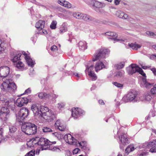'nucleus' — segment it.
Wrapping results in <instances>:
<instances>
[{"label":"nucleus","instance_id":"nucleus-1","mask_svg":"<svg viewBox=\"0 0 156 156\" xmlns=\"http://www.w3.org/2000/svg\"><path fill=\"white\" fill-rule=\"evenodd\" d=\"M109 53V51L108 49L102 48L97 51L92 56V61L93 62L99 60L96 63L94 66L95 70L96 72L105 68L104 64L100 60L105 58Z\"/></svg>","mask_w":156,"mask_h":156},{"label":"nucleus","instance_id":"nucleus-2","mask_svg":"<svg viewBox=\"0 0 156 156\" xmlns=\"http://www.w3.org/2000/svg\"><path fill=\"white\" fill-rule=\"evenodd\" d=\"M21 129L23 132L27 135L34 134L37 131V126L34 124L30 122L23 123Z\"/></svg>","mask_w":156,"mask_h":156},{"label":"nucleus","instance_id":"nucleus-3","mask_svg":"<svg viewBox=\"0 0 156 156\" xmlns=\"http://www.w3.org/2000/svg\"><path fill=\"white\" fill-rule=\"evenodd\" d=\"M2 90L10 92H14L16 89V85L14 83L10 80H6L1 86Z\"/></svg>","mask_w":156,"mask_h":156},{"label":"nucleus","instance_id":"nucleus-4","mask_svg":"<svg viewBox=\"0 0 156 156\" xmlns=\"http://www.w3.org/2000/svg\"><path fill=\"white\" fill-rule=\"evenodd\" d=\"M39 112L41 116L46 120L49 119L53 115L51 110L48 107L44 106L41 107Z\"/></svg>","mask_w":156,"mask_h":156},{"label":"nucleus","instance_id":"nucleus-5","mask_svg":"<svg viewBox=\"0 0 156 156\" xmlns=\"http://www.w3.org/2000/svg\"><path fill=\"white\" fill-rule=\"evenodd\" d=\"M28 110L27 108H22L16 115L17 119L19 122H22L28 114Z\"/></svg>","mask_w":156,"mask_h":156},{"label":"nucleus","instance_id":"nucleus-6","mask_svg":"<svg viewBox=\"0 0 156 156\" xmlns=\"http://www.w3.org/2000/svg\"><path fill=\"white\" fill-rule=\"evenodd\" d=\"M64 138L66 142L69 144L77 146L78 141L71 134H68L65 135Z\"/></svg>","mask_w":156,"mask_h":156},{"label":"nucleus","instance_id":"nucleus-7","mask_svg":"<svg viewBox=\"0 0 156 156\" xmlns=\"http://www.w3.org/2000/svg\"><path fill=\"white\" fill-rule=\"evenodd\" d=\"M72 116L75 118H77L83 115L85 112L81 108L78 107H73L72 109Z\"/></svg>","mask_w":156,"mask_h":156},{"label":"nucleus","instance_id":"nucleus-8","mask_svg":"<svg viewBox=\"0 0 156 156\" xmlns=\"http://www.w3.org/2000/svg\"><path fill=\"white\" fill-rule=\"evenodd\" d=\"M93 66H87L85 70L86 73H87L90 78L92 80H95L97 79V76L93 70Z\"/></svg>","mask_w":156,"mask_h":156},{"label":"nucleus","instance_id":"nucleus-9","mask_svg":"<svg viewBox=\"0 0 156 156\" xmlns=\"http://www.w3.org/2000/svg\"><path fill=\"white\" fill-rule=\"evenodd\" d=\"M31 102V100L27 98L20 97L16 100V104L17 106L21 107Z\"/></svg>","mask_w":156,"mask_h":156},{"label":"nucleus","instance_id":"nucleus-10","mask_svg":"<svg viewBox=\"0 0 156 156\" xmlns=\"http://www.w3.org/2000/svg\"><path fill=\"white\" fill-rule=\"evenodd\" d=\"M56 142H52L45 138H41L39 139L38 138V143H37V145L47 146L49 145H51L52 144H54Z\"/></svg>","mask_w":156,"mask_h":156},{"label":"nucleus","instance_id":"nucleus-11","mask_svg":"<svg viewBox=\"0 0 156 156\" xmlns=\"http://www.w3.org/2000/svg\"><path fill=\"white\" fill-rule=\"evenodd\" d=\"M9 68L7 66H3L0 68V76L1 77H6L9 73Z\"/></svg>","mask_w":156,"mask_h":156},{"label":"nucleus","instance_id":"nucleus-12","mask_svg":"<svg viewBox=\"0 0 156 156\" xmlns=\"http://www.w3.org/2000/svg\"><path fill=\"white\" fill-rule=\"evenodd\" d=\"M22 54L24 57L25 59L29 66H31L34 64V62L30 58L29 53H27L24 51L22 52Z\"/></svg>","mask_w":156,"mask_h":156},{"label":"nucleus","instance_id":"nucleus-13","mask_svg":"<svg viewBox=\"0 0 156 156\" xmlns=\"http://www.w3.org/2000/svg\"><path fill=\"white\" fill-rule=\"evenodd\" d=\"M147 147L150 148V151L151 152H156V140L149 142Z\"/></svg>","mask_w":156,"mask_h":156},{"label":"nucleus","instance_id":"nucleus-14","mask_svg":"<svg viewBox=\"0 0 156 156\" xmlns=\"http://www.w3.org/2000/svg\"><path fill=\"white\" fill-rule=\"evenodd\" d=\"M55 126L56 128H57L61 131H64L66 129L65 125L58 120L56 121L55 124Z\"/></svg>","mask_w":156,"mask_h":156},{"label":"nucleus","instance_id":"nucleus-15","mask_svg":"<svg viewBox=\"0 0 156 156\" xmlns=\"http://www.w3.org/2000/svg\"><path fill=\"white\" fill-rule=\"evenodd\" d=\"M140 68V67L136 64H132L131 67L128 68V73L129 75H132L136 72H138Z\"/></svg>","mask_w":156,"mask_h":156},{"label":"nucleus","instance_id":"nucleus-16","mask_svg":"<svg viewBox=\"0 0 156 156\" xmlns=\"http://www.w3.org/2000/svg\"><path fill=\"white\" fill-rule=\"evenodd\" d=\"M38 140V138H33L27 141V144L29 147H34L37 145V143Z\"/></svg>","mask_w":156,"mask_h":156},{"label":"nucleus","instance_id":"nucleus-17","mask_svg":"<svg viewBox=\"0 0 156 156\" xmlns=\"http://www.w3.org/2000/svg\"><path fill=\"white\" fill-rule=\"evenodd\" d=\"M58 3L61 5L68 9L71 8L72 7L71 3L65 0H58Z\"/></svg>","mask_w":156,"mask_h":156},{"label":"nucleus","instance_id":"nucleus-18","mask_svg":"<svg viewBox=\"0 0 156 156\" xmlns=\"http://www.w3.org/2000/svg\"><path fill=\"white\" fill-rule=\"evenodd\" d=\"M22 52H17L16 54L14 56L13 58L11 59L12 61L14 63H16L21 59V57L22 55Z\"/></svg>","mask_w":156,"mask_h":156},{"label":"nucleus","instance_id":"nucleus-19","mask_svg":"<svg viewBox=\"0 0 156 156\" xmlns=\"http://www.w3.org/2000/svg\"><path fill=\"white\" fill-rule=\"evenodd\" d=\"M119 139L122 144L124 145L128 143L127 135L126 134H122L119 137Z\"/></svg>","mask_w":156,"mask_h":156},{"label":"nucleus","instance_id":"nucleus-20","mask_svg":"<svg viewBox=\"0 0 156 156\" xmlns=\"http://www.w3.org/2000/svg\"><path fill=\"white\" fill-rule=\"evenodd\" d=\"M45 23L44 21L39 20L36 23V27L38 30H41L44 28Z\"/></svg>","mask_w":156,"mask_h":156},{"label":"nucleus","instance_id":"nucleus-21","mask_svg":"<svg viewBox=\"0 0 156 156\" xmlns=\"http://www.w3.org/2000/svg\"><path fill=\"white\" fill-rule=\"evenodd\" d=\"M135 95L132 92L129 93L126 96H124L123 98L124 100H127V101H129L133 100L135 98Z\"/></svg>","mask_w":156,"mask_h":156},{"label":"nucleus","instance_id":"nucleus-22","mask_svg":"<svg viewBox=\"0 0 156 156\" xmlns=\"http://www.w3.org/2000/svg\"><path fill=\"white\" fill-rule=\"evenodd\" d=\"M58 96V95L54 94V91L52 90L50 93L48 94L47 99L53 101L57 98Z\"/></svg>","mask_w":156,"mask_h":156},{"label":"nucleus","instance_id":"nucleus-23","mask_svg":"<svg viewBox=\"0 0 156 156\" xmlns=\"http://www.w3.org/2000/svg\"><path fill=\"white\" fill-rule=\"evenodd\" d=\"M78 46L82 50H84L87 48V43L85 41H80L78 44Z\"/></svg>","mask_w":156,"mask_h":156},{"label":"nucleus","instance_id":"nucleus-24","mask_svg":"<svg viewBox=\"0 0 156 156\" xmlns=\"http://www.w3.org/2000/svg\"><path fill=\"white\" fill-rule=\"evenodd\" d=\"M31 109L35 114H40V109L36 104H33L31 107Z\"/></svg>","mask_w":156,"mask_h":156},{"label":"nucleus","instance_id":"nucleus-25","mask_svg":"<svg viewBox=\"0 0 156 156\" xmlns=\"http://www.w3.org/2000/svg\"><path fill=\"white\" fill-rule=\"evenodd\" d=\"M135 148L133 145L130 144L126 148L125 152L128 154L131 152L133 151Z\"/></svg>","mask_w":156,"mask_h":156},{"label":"nucleus","instance_id":"nucleus-26","mask_svg":"<svg viewBox=\"0 0 156 156\" xmlns=\"http://www.w3.org/2000/svg\"><path fill=\"white\" fill-rule=\"evenodd\" d=\"M106 34L108 37L109 38L113 39H116L118 36L116 33L112 32H107Z\"/></svg>","mask_w":156,"mask_h":156},{"label":"nucleus","instance_id":"nucleus-27","mask_svg":"<svg viewBox=\"0 0 156 156\" xmlns=\"http://www.w3.org/2000/svg\"><path fill=\"white\" fill-rule=\"evenodd\" d=\"M129 46L133 50H137L138 48H140L141 45L140 44H138L136 43H131L129 44Z\"/></svg>","mask_w":156,"mask_h":156},{"label":"nucleus","instance_id":"nucleus-28","mask_svg":"<svg viewBox=\"0 0 156 156\" xmlns=\"http://www.w3.org/2000/svg\"><path fill=\"white\" fill-rule=\"evenodd\" d=\"M9 109L6 108L2 107L0 110V115H3L6 116L9 113Z\"/></svg>","mask_w":156,"mask_h":156},{"label":"nucleus","instance_id":"nucleus-29","mask_svg":"<svg viewBox=\"0 0 156 156\" xmlns=\"http://www.w3.org/2000/svg\"><path fill=\"white\" fill-rule=\"evenodd\" d=\"M16 67L18 69L23 70L24 69L25 65L21 61H18L15 64Z\"/></svg>","mask_w":156,"mask_h":156},{"label":"nucleus","instance_id":"nucleus-30","mask_svg":"<svg viewBox=\"0 0 156 156\" xmlns=\"http://www.w3.org/2000/svg\"><path fill=\"white\" fill-rule=\"evenodd\" d=\"M48 94L45 93L40 92L38 94V97L41 99H47Z\"/></svg>","mask_w":156,"mask_h":156},{"label":"nucleus","instance_id":"nucleus-31","mask_svg":"<svg viewBox=\"0 0 156 156\" xmlns=\"http://www.w3.org/2000/svg\"><path fill=\"white\" fill-rule=\"evenodd\" d=\"M5 48V44L0 39V52L3 51Z\"/></svg>","mask_w":156,"mask_h":156},{"label":"nucleus","instance_id":"nucleus-32","mask_svg":"<svg viewBox=\"0 0 156 156\" xmlns=\"http://www.w3.org/2000/svg\"><path fill=\"white\" fill-rule=\"evenodd\" d=\"M79 144V146L83 149H85L87 147V142L86 141H82L80 142H78V144Z\"/></svg>","mask_w":156,"mask_h":156},{"label":"nucleus","instance_id":"nucleus-33","mask_svg":"<svg viewBox=\"0 0 156 156\" xmlns=\"http://www.w3.org/2000/svg\"><path fill=\"white\" fill-rule=\"evenodd\" d=\"M57 22L56 21H53L50 26V28L52 29H56L57 25Z\"/></svg>","mask_w":156,"mask_h":156},{"label":"nucleus","instance_id":"nucleus-34","mask_svg":"<svg viewBox=\"0 0 156 156\" xmlns=\"http://www.w3.org/2000/svg\"><path fill=\"white\" fill-rule=\"evenodd\" d=\"M44 132H52V130L49 128L48 127H44L42 129Z\"/></svg>","mask_w":156,"mask_h":156},{"label":"nucleus","instance_id":"nucleus-35","mask_svg":"<svg viewBox=\"0 0 156 156\" xmlns=\"http://www.w3.org/2000/svg\"><path fill=\"white\" fill-rule=\"evenodd\" d=\"M151 93L152 94L156 96V84L154 87L151 89Z\"/></svg>","mask_w":156,"mask_h":156},{"label":"nucleus","instance_id":"nucleus-36","mask_svg":"<svg viewBox=\"0 0 156 156\" xmlns=\"http://www.w3.org/2000/svg\"><path fill=\"white\" fill-rule=\"evenodd\" d=\"M3 133V129L2 128H0V143L4 139Z\"/></svg>","mask_w":156,"mask_h":156},{"label":"nucleus","instance_id":"nucleus-37","mask_svg":"<svg viewBox=\"0 0 156 156\" xmlns=\"http://www.w3.org/2000/svg\"><path fill=\"white\" fill-rule=\"evenodd\" d=\"M67 30V29L66 27L64 26H62L60 28V33H62L65 32Z\"/></svg>","mask_w":156,"mask_h":156},{"label":"nucleus","instance_id":"nucleus-38","mask_svg":"<svg viewBox=\"0 0 156 156\" xmlns=\"http://www.w3.org/2000/svg\"><path fill=\"white\" fill-rule=\"evenodd\" d=\"M138 72L141 75L144 77H146L145 73L144 72V71L140 67Z\"/></svg>","mask_w":156,"mask_h":156},{"label":"nucleus","instance_id":"nucleus-39","mask_svg":"<svg viewBox=\"0 0 156 156\" xmlns=\"http://www.w3.org/2000/svg\"><path fill=\"white\" fill-rule=\"evenodd\" d=\"M120 14H122V17L120 16V18H122L124 19H127L128 18V16L127 14H124V13L122 12H121Z\"/></svg>","mask_w":156,"mask_h":156},{"label":"nucleus","instance_id":"nucleus-40","mask_svg":"<svg viewBox=\"0 0 156 156\" xmlns=\"http://www.w3.org/2000/svg\"><path fill=\"white\" fill-rule=\"evenodd\" d=\"M58 49L57 47L55 45L52 46L51 48V50L53 51H57Z\"/></svg>","mask_w":156,"mask_h":156},{"label":"nucleus","instance_id":"nucleus-41","mask_svg":"<svg viewBox=\"0 0 156 156\" xmlns=\"http://www.w3.org/2000/svg\"><path fill=\"white\" fill-rule=\"evenodd\" d=\"M143 82L144 84L145 85L146 87H147L149 85H151V84L150 83H148L146 81V79L144 78L143 79Z\"/></svg>","mask_w":156,"mask_h":156},{"label":"nucleus","instance_id":"nucleus-42","mask_svg":"<svg viewBox=\"0 0 156 156\" xmlns=\"http://www.w3.org/2000/svg\"><path fill=\"white\" fill-rule=\"evenodd\" d=\"M113 84L115 85L116 86H117L119 87H123V85L122 84L118 83L116 82H114Z\"/></svg>","mask_w":156,"mask_h":156},{"label":"nucleus","instance_id":"nucleus-43","mask_svg":"<svg viewBox=\"0 0 156 156\" xmlns=\"http://www.w3.org/2000/svg\"><path fill=\"white\" fill-rule=\"evenodd\" d=\"M73 16L77 19H79L81 17V14L79 13H75L73 14Z\"/></svg>","mask_w":156,"mask_h":156},{"label":"nucleus","instance_id":"nucleus-44","mask_svg":"<svg viewBox=\"0 0 156 156\" xmlns=\"http://www.w3.org/2000/svg\"><path fill=\"white\" fill-rule=\"evenodd\" d=\"M9 130L11 133H14L16 131V128L14 126H12L10 128Z\"/></svg>","mask_w":156,"mask_h":156},{"label":"nucleus","instance_id":"nucleus-45","mask_svg":"<svg viewBox=\"0 0 156 156\" xmlns=\"http://www.w3.org/2000/svg\"><path fill=\"white\" fill-rule=\"evenodd\" d=\"M80 150L78 148H76L73 151V154H77L80 151Z\"/></svg>","mask_w":156,"mask_h":156},{"label":"nucleus","instance_id":"nucleus-46","mask_svg":"<svg viewBox=\"0 0 156 156\" xmlns=\"http://www.w3.org/2000/svg\"><path fill=\"white\" fill-rule=\"evenodd\" d=\"M35 154L32 151H30L26 154L25 156H34Z\"/></svg>","mask_w":156,"mask_h":156},{"label":"nucleus","instance_id":"nucleus-47","mask_svg":"<svg viewBox=\"0 0 156 156\" xmlns=\"http://www.w3.org/2000/svg\"><path fill=\"white\" fill-rule=\"evenodd\" d=\"M146 34L148 36H154L155 35L153 33L150 31H147L146 32Z\"/></svg>","mask_w":156,"mask_h":156},{"label":"nucleus","instance_id":"nucleus-48","mask_svg":"<svg viewBox=\"0 0 156 156\" xmlns=\"http://www.w3.org/2000/svg\"><path fill=\"white\" fill-rule=\"evenodd\" d=\"M51 150L54 151H58L60 150L59 148L57 147H54Z\"/></svg>","mask_w":156,"mask_h":156},{"label":"nucleus","instance_id":"nucleus-49","mask_svg":"<svg viewBox=\"0 0 156 156\" xmlns=\"http://www.w3.org/2000/svg\"><path fill=\"white\" fill-rule=\"evenodd\" d=\"M124 66V63H121V64L119 65L118 66L117 68L118 69H120L122 68Z\"/></svg>","mask_w":156,"mask_h":156},{"label":"nucleus","instance_id":"nucleus-50","mask_svg":"<svg viewBox=\"0 0 156 156\" xmlns=\"http://www.w3.org/2000/svg\"><path fill=\"white\" fill-rule=\"evenodd\" d=\"M121 0H115L114 3L115 5H118L119 4Z\"/></svg>","mask_w":156,"mask_h":156},{"label":"nucleus","instance_id":"nucleus-51","mask_svg":"<svg viewBox=\"0 0 156 156\" xmlns=\"http://www.w3.org/2000/svg\"><path fill=\"white\" fill-rule=\"evenodd\" d=\"M150 66H141V67L144 69H146L150 68Z\"/></svg>","mask_w":156,"mask_h":156},{"label":"nucleus","instance_id":"nucleus-52","mask_svg":"<svg viewBox=\"0 0 156 156\" xmlns=\"http://www.w3.org/2000/svg\"><path fill=\"white\" fill-rule=\"evenodd\" d=\"M151 69L153 72L154 75L156 76V69L152 68Z\"/></svg>","mask_w":156,"mask_h":156},{"label":"nucleus","instance_id":"nucleus-53","mask_svg":"<svg viewBox=\"0 0 156 156\" xmlns=\"http://www.w3.org/2000/svg\"><path fill=\"white\" fill-rule=\"evenodd\" d=\"M30 89H28L25 90L24 93L25 94L30 93Z\"/></svg>","mask_w":156,"mask_h":156},{"label":"nucleus","instance_id":"nucleus-54","mask_svg":"<svg viewBox=\"0 0 156 156\" xmlns=\"http://www.w3.org/2000/svg\"><path fill=\"white\" fill-rule=\"evenodd\" d=\"M99 103L101 105H104L105 104L103 101L102 100H100L99 101Z\"/></svg>","mask_w":156,"mask_h":156},{"label":"nucleus","instance_id":"nucleus-55","mask_svg":"<svg viewBox=\"0 0 156 156\" xmlns=\"http://www.w3.org/2000/svg\"><path fill=\"white\" fill-rule=\"evenodd\" d=\"M74 75L76 76H77L78 78H79L80 76V75L77 73H75L74 74Z\"/></svg>","mask_w":156,"mask_h":156},{"label":"nucleus","instance_id":"nucleus-56","mask_svg":"<svg viewBox=\"0 0 156 156\" xmlns=\"http://www.w3.org/2000/svg\"><path fill=\"white\" fill-rule=\"evenodd\" d=\"M43 33L44 34H47V31L46 30H43Z\"/></svg>","mask_w":156,"mask_h":156},{"label":"nucleus","instance_id":"nucleus-57","mask_svg":"<svg viewBox=\"0 0 156 156\" xmlns=\"http://www.w3.org/2000/svg\"><path fill=\"white\" fill-rule=\"evenodd\" d=\"M152 48L156 51V45H153L152 46Z\"/></svg>","mask_w":156,"mask_h":156},{"label":"nucleus","instance_id":"nucleus-58","mask_svg":"<svg viewBox=\"0 0 156 156\" xmlns=\"http://www.w3.org/2000/svg\"><path fill=\"white\" fill-rule=\"evenodd\" d=\"M57 133L55 132L53 133V134L54 135H56Z\"/></svg>","mask_w":156,"mask_h":156},{"label":"nucleus","instance_id":"nucleus-59","mask_svg":"<svg viewBox=\"0 0 156 156\" xmlns=\"http://www.w3.org/2000/svg\"><path fill=\"white\" fill-rule=\"evenodd\" d=\"M118 156H122V155L121 154H119Z\"/></svg>","mask_w":156,"mask_h":156},{"label":"nucleus","instance_id":"nucleus-60","mask_svg":"<svg viewBox=\"0 0 156 156\" xmlns=\"http://www.w3.org/2000/svg\"><path fill=\"white\" fill-rule=\"evenodd\" d=\"M79 156H83V155H79Z\"/></svg>","mask_w":156,"mask_h":156},{"label":"nucleus","instance_id":"nucleus-61","mask_svg":"<svg viewBox=\"0 0 156 156\" xmlns=\"http://www.w3.org/2000/svg\"><path fill=\"white\" fill-rule=\"evenodd\" d=\"M87 19H89V18L87 17Z\"/></svg>","mask_w":156,"mask_h":156},{"label":"nucleus","instance_id":"nucleus-62","mask_svg":"<svg viewBox=\"0 0 156 156\" xmlns=\"http://www.w3.org/2000/svg\"><path fill=\"white\" fill-rule=\"evenodd\" d=\"M59 46L60 47V44H59Z\"/></svg>","mask_w":156,"mask_h":156},{"label":"nucleus","instance_id":"nucleus-63","mask_svg":"<svg viewBox=\"0 0 156 156\" xmlns=\"http://www.w3.org/2000/svg\"><path fill=\"white\" fill-rule=\"evenodd\" d=\"M85 16H86V15L84 16H83V17H84Z\"/></svg>","mask_w":156,"mask_h":156},{"label":"nucleus","instance_id":"nucleus-64","mask_svg":"<svg viewBox=\"0 0 156 156\" xmlns=\"http://www.w3.org/2000/svg\"><path fill=\"white\" fill-rule=\"evenodd\" d=\"M155 57H156V55H155Z\"/></svg>","mask_w":156,"mask_h":156}]
</instances>
